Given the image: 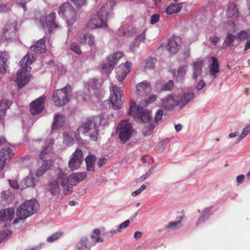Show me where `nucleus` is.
Returning <instances> with one entry per match:
<instances>
[{"label":"nucleus","instance_id":"obj_1","mask_svg":"<svg viewBox=\"0 0 250 250\" xmlns=\"http://www.w3.org/2000/svg\"><path fill=\"white\" fill-rule=\"evenodd\" d=\"M34 61V55L28 53L20 61V65L21 69L18 71L17 79L19 87H23L29 81L30 75L26 74V72L31 70L30 65Z\"/></svg>","mask_w":250,"mask_h":250},{"label":"nucleus","instance_id":"obj_2","mask_svg":"<svg viewBox=\"0 0 250 250\" xmlns=\"http://www.w3.org/2000/svg\"><path fill=\"white\" fill-rule=\"evenodd\" d=\"M86 176L87 173L85 172L74 173L68 176L65 171L61 169L60 170L59 179L63 185L66 193L71 194L73 191V186L83 181Z\"/></svg>","mask_w":250,"mask_h":250},{"label":"nucleus","instance_id":"obj_3","mask_svg":"<svg viewBox=\"0 0 250 250\" xmlns=\"http://www.w3.org/2000/svg\"><path fill=\"white\" fill-rule=\"evenodd\" d=\"M99 124H105L106 121L104 118V115H100L99 116L87 118L80 127L78 129L79 133L84 134L90 130L92 131L89 135L90 138L96 141L98 135V129L97 123Z\"/></svg>","mask_w":250,"mask_h":250},{"label":"nucleus","instance_id":"obj_4","mask_svg":"<svg viewBox=\"0 0 250 250\" xmlns=\"http://www.w3.org/2000/svg\"><path fill=\"white\" fill-rule=\"evenodd\" d=\"M112 3L111 1L105 3L96 13V14L92 17L88 23L87 27L91 29L99 27H106V17L109 7Z\"/></svg>","mask_w":250,"mask_h":250},{"label":"nucleus","instance_id":"obj_5","mask_svg":"<svg viewBox=\"0 0 250 250\" xmlns=\"http://www.w3.org/2000/svg\"><path fill=\"white\" fill-rule=\"evenodd\" d=\"M194 98L193 92L184 93L183 95H171L167 98L163 100V108L166 110H172L174 106L179 105L181 107L187 104Z\"/></svg>","mask_w":250,"mask_h":250},{"label":"nucleus","instance_id":"obj_6","mask_svg":"<svg viewBox=\"0 0 250 250\" xmlns=\"http://www.w3.org/2000/svg\"><path fill=\"white\" fill-rule=\"evenodd\" d=\"M38 208V203L35 200H30L25 202L18 208L17 211L18 217L14 220V224L17 223L19 220H24L33 215Z\"/></svg>","mask_w":250,"mask_h":250},{"label":"nucleus","instance_id":"obj_7","mask_svg":"<svg viewBox=\"0 0 250 250\" xmlns=\"http://www.w3.org/2000/svg\"><path fill=\"white\" fill-rule=\"evenodd\" d=\"M129 114L139 123H147L151 119L150 111L137 105L135 102L132 100L131 101L130 104Z\"/></svg>","mask_w":250,"mask_h":250},{"label":"nucleus","instance_id":"obj_8","mask_svg":"<svg viewBox=\"0 0 250 250\" xmlns=\"http://www.w3.org/2000/svg\"><path fill=\"white\" fill-rule=\"evenodd\" d=\"M116 131L119 139L123 143H125L131 137L134 130L128 121L123 120L118 125Z\"/></svg>","mask_w":250,"mask_h":250},{"label":"nucleus","instance_id":"obj_9","mask_svg":"<svg viewBox=\"0 0 250 250\" xmlns=\"http://www.w3.org/2000/svg\"><path fill=\"white\" fill-rule=\"evenodd\" d=\"M58 14L65 17L67 23L69 25H72L78 18L74 8L69 3H64L60 6Z\"/></svg>","mask_w":250,"mask_h":250},{"label":"nucleus","instance_id":"obj_10","mask_svg":"<svg viewBox=\"0 0 250 250\" xmlns=\"http://www.w3.org/2000/svg\"><path fill=\"white\" fill-rule=\"evenodd\" d=\"M112 93L110 94L109 100L115 109H119L123 104V92L120 88L112 84L110 88Z\"/></svg>","mask_w":250,"mask_h":250},{"label":"nucleus","instance_id":"obj_11","mask_svg":"<svg viewBox=\"0 0 250 250\" xmlns=\"http://www.w3.org/2000/svg\"><path fill=\"white\" fill-rule=\"evenodd\" d=\"M67 90V87H65L61 89L57 90L54 92L52 100L55 105L61 107L68 102Z\"/></svg>","mask_w":250,"mask_h":250},{"label":"nucleus","instance_id":"obj_12","mask_svg":"<svg viewBox=\"0 0 250 250\" xmlns=\"http://www.w3.org/2000/svg\"><path fill=\"white\" fill-rule=\"evenodd\" d=\"M17 24L15 21L6 23L2 31V38L5 40H11L16 37Z\"/></svg>","mask_w":250,"mask_h":250},{"label":"nucleus","instance_id":"obj_13","mask_svg":"<svg viewBox=\"0 0 250 250\" xmlns=\"http://www.w3.org/2000/svg\"><path fill=\"white\" fill-rule=\"evenodd\" d=\"M83 154L82 151L77 149L72 154L69 161L68 165L72 170L78 169L83 161Z\"/></svg>","mask_w":250,"mask_h":250},{"label":"nucleus","instance_id":"obj_14","mask_svg":"<svg viewBox=\"0 0 250 250\" xmlns=\"http://www.w3.org/2000/svg\"><path fill=\"white\" fill-rule=\"evenodd\" d=\"M181 43L180 37L173 36L169 39L166 47L169 53L174 54L179 50Z\"/></svg>","mask_w":250,"mask_h":250},{"label":"nucleus","instance_id":"obj_15","mask_svg":"<svg viewBox=\"0 0 250 250\" xmlns=\"http://www.w3.org/2000/svg\"><path fill=\"white\" fill-rule=\"evenodd\" d=\"M131 64L128 62L122 63L118 66L115 70L116 77L119 82L123 81L129 72Z\"/></svg>","mask_w":250,"mask_h":250},{"label":"nucleus","instance_id":"obj_16","mask_svg":"<svg viewBox=\"0 0 250 250\" xmlns=\"http://www.w3.org/2000/svg\"><path fill=\"white\" fill-rule=\"evenodd\" d=\"M44 96H41L30 104V112L32 115L40 113L44 108Z\"/></svg>","mask_w":250,"mask_h":250},{"label":"nucleus","instance_id":"obj_17","mask_svg":"<svg viewBox=\"0 0 250 250\" xmlns=\"http://www.w3.org/2000/svg\"><path fill=\"white\" fill-rule=\"evenodd\" d=\"M60 171L57 174V178L56 180L51 182L48 186V189L51 194L55 195L58 193L60 191V187H62L63 190V192L65 195H69L70 193H66L65 189L63 185L61 183L59 180Z\"/></svg>","mask_w":250,"mask_h":250},{"label":"nucleus","instance_id":"obj_18","mask_svg":"<svg viewBox=\"0 0 250 250\" xmlns=\"http://www.w3.org/2000/svg\"><path fill=\"white\" fill-rule=\"evenodd\" d=\"M14 154L13 150L9 148L0 150V172L4 168L6 161H10Z\"/></svg>","mask_w":250,"mask_h":250},{"label":"nucleus","instance_id":"obj_19","mask_svg":"<svg viewBox=\"0 0 250 250\" xmlns=\"http://www.w3.org/2000/svg\"><path fill=\"white\" fill-rule=\"evenodd\" d=\"M136 88V94L141 96L148 95L151 90L150 83L146 81H143L137 84Z\"/></svg>","mask_w":250,"mask_h":250},{"label":"nucleus","instance_id":"obj_20","mask_svg":"<svg viewBox=\"0 0 250 250\" xmlns=\"http://www.w3.org/2000/svg\"><path fill=\"white\" fill-rule=\"evenodd\" d=\"M15 214L13 208H7L0 211V221L6 222L13 219Z\"/></svg>","mask_w":250,"mask_h":250},{"label":"nucleus","instance_id":"obj_21","mask_svg":"<svg viewBox=\"0 0 250 250\" xmlns=\"http://www.w3.org/2000/svg\"><path fill=\"white\" fill-rule=\"evenodd\" d=\"M203 67V61H195L192 64V78L196 80L202 73Z\"/></svg>","mask_w":250,"mask_h":250},{"label":"nucleus","instance_id":"obj_22","mask_svg":"<svg viewBox=\"0 0 250 250\" xmlns=\"http://www.w3.org/2000/svg\"><path fill=\"white\" fill-rule=\"evenodd\" d=\"M45 42L43 38L40 39L35 45L31 46V50L36 53H44L46 51Z\"/></svg>","mask_w":250,"mask_h":250},{"label":"nucleus","instance_id":"obj_23","mask_svg":"<svg viewBox=\"0 0 250 250\" xmlns=\"http://www.w3.org/2000/svg\"><path fill=\"white\" fill-rule=\"evenodd\" d=\"M55 13H50L46 17V24L48 28V32L50 33L52 30L58 27V25L55 22Z\"/></svg>","mask_w":250,"mask_h":250},{"label":"nucleus","instance_id":"obj_24","mask_svg":"<svg viewBox=\"0 0 250 250\" xmlns=\"http://www.w3.org/2000/svg\"><path fill=\"white\" fill-rule=\"evenodd\" d=\"M64 122L65 117L63 115L56 114L52 126V129H56L62 127L64 124Z\"/></svg>","mask_w":250,"mask_h":250},{"label":"nucleus","instance_id":"obj_25","mask_svg":"<svg viewBox=\"0 0 250 250\" xmlns=\"http://www.w3.org/2000/svg\"><path fill=\"white\" fill-rule=\"evenodd\" d=\"M8 58V56L6 52L0 53V71L2 73H5L8 67L6 63Z\"/></svg>","mask_w":250,"mask_h":250},{"label":"nucleus","instance_id":"obj_26","mask_svg":"<svg viewBox=\"0 0 250 250\" xmlns=\"http://www.w3.org/2000/svg\"><path fill=\"white\" fill-rule=\"evenodd\" d=\"M210 59L212 63L210 65L209 73L210 75L215 77L216 74L220 72L219 64L216 57H211Z\"/></svg>","mask_w":250,"mask_h":250},{"label":"nucleus","instance_id":"obj_27","mask_svg":"<svg viewBox=\"0 0 250 250\" xmlns=\"http://www.w3.org/2000/svg\"><path fill=\"white\" fill-rule=\"evenodd\" d=\"M86 42L91 49L96 48L94 37L90 33L84 34L80 40L81 43H85Z\"/></svg>","mask_w":250,"mask_h":250},{"label":"nucleus","instance_id":"obj_28","mask_svg":"<svg viewBox=\"0 0 250 250\" xmlns=\"http://www.w3.org/2000/svg\"><path fill=\"white\" fill-rule=\"evenodd\" d=\"M53 145V141L52 140H48L46 141L45 146L39 155L41 159L43 160L46 158L45 156L52 150Z\"/></svg>","mask_w":250,"mask_h":250},{"label":"nucleus","instance_id":"obj_29","mask_svg":"<svg viewBox=\"0 0 250 250\" xmlns=\"http://www.w3.org/2000/svg\"><path fill=\"white\" fill-rule=\"evenodd\" d=\"M226 14L228 18H231L233 17H238L239 13L235 4L233 3H229L226 12Z\"/></svg>","mask_w":250,"mask_h":250},{"label":"nucleus","instance_id":"obj_30","mask_svg":"<svg viewBox=\"0 0 250 250\" xmlns=\"http://www.w3.org/2000/svg\"><path fill=\"white\" fill-rule=\"evenodd\" d=\"M36 180L32 176H27L21 181L22 188H25L29 187H34L36 185Z\"/></svg>","mask_w":250,"mask_h":250},{"label":"nucleus","instance_id":"obj_31","mask_svg":"<svg viewBox=\"0 0 250 250\" xmlns=\"http://www.w3.org/2000/svg\"><path fill=\"white\" fill-rule=\"evenodd\" d=\"M182 9V5L180 3L171 4L167 7L166 12L167 15H172L179 13Z\"/></svg>","mask_w":250,"mask_h":250},{"label":"nucleus","instance_id":"obj_32","mask_svg":"<svg viewBox=\"0 0 250 250\" xmlns=\"http://www.w3.org/2000/svg\"><path fill=\"white\" fill-rule=\"evenodd\" d=\"M96 157L94 155H90L85 158L86 169L88 171L93 172L95 170L94 164Z\"/></svg>","mask_w":250,"mask_h":250},{"label":"nucleus","instance_id":"obj_33","mask_svg":"<svg viewBox=\"0 0 250 250\" xmlns=\"http://www.w3.org/2000/svg\"><path fill=\"white\" fill-rule=\"evenodd\" d=\"M50 163L44 161L42 164L37 169L36 172V176L40 177L44 174L50 168Z\"/></svg>","mask_w":250,"mask_h":250},{"label":"nucleus","instance_id":"obj_34","mask_svg":"<svg viewBox=\"0 0 250 250\" xmlns=\"http://www.w3.org/2000/svg\"><path fill=\"white\" fill-rule=\"evenodd\" d=\"M236 39L238 41H245L250 38V29L247 30H242L236 35Z\"/></svg>","mask_w":250,"mask_h":250},{"label":"nucleus","instance_id":"obj_35","mask_svg":"<svg viewBox=\"0 0 250 250\" xmlns=\"http://www.w3.org/2000/svg\"><path fill=\"white\" fill-rule=\"evenodd\" d=\"M13 103L12 100L2 99L0 101V112L6 113L8 109Z\"/></svg>","mask_w":250,"mask_h":250},{"label":"nucleus","instance_id":"obj_36","mask_svg":"<svg viewBox=\"0 0 250 250\" xmlns=\"http://www.w3.org/2000/svg\"><path fill=\"white\" fill-rule=\"evenodd\" d=\"M116 64L113 62L111 58L108 57L106 60V62L104 63L103 65V69L106 73L110 72L114 67Z\"/></svg>","mask_w":250,"mask_h":250},{"label":"nucleus","instance_id":"obj_37","mask_svg":"<svg viewBox=\"0 0 250 250\" xmlns=\"http://www.w3.org/2000/svg\"><path fill=\"white\" fill-rule=\"evenodd\" d=\"M236 39V35L234 36L230 33L227 34L225 38L224 43L222 45V47L225 48L226 46H230L232 42Z\"/></svg>","mask_w":250,"mask_h":250},{"label":"nucleus","instance_id":"obj_38","mask_svg":"<svg viewBox=\"0 0 250 250\" xmlns=\"http://www.w3.org/2000/svg\"><path fill=\"white\" fill-rule=\"evenodd\" d=\"M156 59L154 58L149 57L145 61L144 68L146 70L153 69L154 67V63Z\"/></svg>","mask_w":250,"mask_h":250},{"label":"nucleus","instance_id":"obj_39","mask_svg":"<svg viewBox=\"0 0 250 250\" xmlns=\"http://www.w3.org/2000/svg\"><path fill=\"white\" fill-rule=\"evenodd\" d=\"M1 196L7 203L11 202L13 199V195L9 189L1 192Z\"/></svg>","mask_w":250,"mask_h":250},{"label":"nucleus","instance_id":"obj_40","mask_svg":"<svg viewBox=\"0 0 250 250\" xmlns=\"http://www.w3.org/2000/svg\"><path fill=\"white\" fill-rule=\"evenodd\" d=\"M123 53L121 51H119L114 53L111 56L108 57L111 58L112 61L115 62V63L116 64L118 61L123 56Z\"/></svg>","mask_w":250,"mask_h":250},{"label":"nucleus","instance_id":"obj_41","mask_svg":"<svg viewBox=\"0 0 250 250\" xmlns=\"http://www.w3.org/2000/svg\"><path fill=\"white\" fill-rule=\"evenodd\" d=\"M87 238L84 237L82 238L79 242V246L78 245H77L78 249L82 250L83 248H85L87 249V250H90V248L89 247H88L87 246Z\"/></svg>","mask_w":250,"mask_h":250},{"label":"nucleus","instance_id":"obj_42","mask_svg":"<svg viewBox=\"0 0 250 250\" xmlns=\"http://www.w3.org/2000/svg\"><path fill=\"white\" fill-rule=\"evenodd\" d=\"M62 232H57L49 236L47 239V241L48 242H53L60 238L62 236Z\"/></svg>","mask_w":250,"mask_h":250},{"label":"nucleus","instance_id":"obj_43","mask_svg":"<svg viewBox=\"0 0 250 250\" xmlns=\"http://www.w3.org/2000/svg\"><path fill=\"white\" fill-rule=\"evenodd\" d=\"M10 144L6 140L5 138L3 136L0 137V147H3L1 149H4L9 148L11 149L10 147Z\"/></svg>","mask_w":250,"mask_h":250},{"label":"nucleus","instance_id":"obj_44","mask_svg":"<svg viewBox=\"0 0 250 250\" xmlns=\"http://www.w3.org/2000/svg\"><path fill=\"white\" fill-rule=\"evenodd\" d=\"M155 127V125L150 124L147 127H145L143 130V134L144 136H149L152 132L153 129Z\"/></svg>","mask_w":250,"mask_h":250},{"label":"nucleus","instance_id":"obj_45","mask_svg":"<svg viewBox=\"0 0 250 250\" xmlns=\"http://www.w3.org/2000/svg\"><path fill=\"white\" fill-rule=\"evenodd\" d=\"M187 65H182L179 67L177 71L179 77H183L185 76L187 72Z\"/></svg>","mask_w":250,"mask_h":250},{"label":"nucleus","instance_id":"obj_46","mask_svg":"<svg viewBox=\"0 0 250 250\" xmlns=\"http://www.w3.org/2000/svg\"><path fill=\"white\" fill-rule=\"evenodd\" d=\"M70 48L71 50L73 51L78 55H80L82 53L80 46L76 42L72 43L70 45Z\"/></svg>","mask_w":250,"mask_h":250},{"label":"nucleus","instance_id":"obj_47","mask_svg":"<svg viewBox=\"0 0 250 250\" xmlns=\"http://www.w3.org/2000/svg\"><path fill=\"white\" fill-rule=\"evenodd\" d=\"M71 1L78 7L81 8L85 5L86 0H71Z\"/></svg>","mask_w":250,"mask_h":250},{"label":"nucleus","instance_id":"obj_48","mask_svg":"<svg viewBox=\"0 0 250 250\" xmlns=\"http://www.w3.org/2000/svg\"><path fill=\"white\" fill-rule=\"evenodd\" d=\"M250 132V125L246 126L239 136V141L247 136Z\"/></svg>","mask_w":250,"mask_h":250},{"label":"nucleus","instance_id":"obj_49","mask_svg":"<svg viewBox=\"0 0 250 250\" xmlns=\"http://www.w3.org/2000/svg\"><path fill=\"white\" fill-rule=\"evenodd\" d=\"M139 42L135 41V40L131 42L130 45V50L132 52H134L137 48L139 46Z\"/></svg>","mask_w":250,"mask_h":250},{"label":"nucleus","instance_id":"obj_50","mask_svg":"<svg viewBox=\"0 0 250 250\" xmlns=\"http://www.w3.org/2000/svg\"><path fill=\"white\" fill-rule=\"evenodd\" d=\"M181 225V221H177L176 222H169L167 225V228H173L175 229L177 228L179 226Z\"/></svg>","mask_w":250,"mask_h":250},{"label":"nucleus","instance_id":"obj_51","mask_svg":"<svg viewBox=\"0 0 250 250\" xmlns=\"http://www.w3.org/2000/svg\"><path fill=\"white\" fill-rule=\"evenodd\" d=\"M174 83L172 80H170L168 82L163 86V89L164 90H170L173 88Z\"/></svg>","mask_w":250,"mask_h":250},{"label":"nucleus","instance_id":"obj_52","mask_svg":"<svg viewBox=\"0 0 250 250\" xmlns=\"http://www.w3.org/2000/svg\"><path fill=\"white\" fill-rule=\"evenodd\" d=\"M163 115V111L162 109L158 110L155 114V122L157 123L160 121L162 119Z\"/></svg>","mask_w":250,"mask_h":250},{"label":"nucleus","instance_id":"obj_53","mask_svg":"<svg viewBox=\"0 0 250 250\" xmlns=\"http://www.w3.org/2000/svg\"><path fill=\"white\" fill-rule=\"evenodd\" d=\"M146 187L145 185H142L141 187L137 189L136 190L134 191L132 193V196L135 197L139 195L140 193H141L143 190H144L146 188Z\"/></svg>","mask_w":250,"mask_h":250},{"label":"nucleus","instance_id":"obj_54","mask_svg":"<svg viewBox=\"0 0 250 250\" xmlns=\"http://www.w3.org/2000/svg\"><path fill=\"white\" fill-rule=\"evenodd\" d=\"M9 183L11 187L14 189H18L19 188V185L16 180H8Z\"/></svg>","mask_w":250,"mask_h":250},{"label":"nucleus","instance_id":"obj_55","mask_svg":"<svg viewBox=\"0 0 250 250\" xmlns=\"http://www.w3.org/2000/svg\"><path fill=\"white\" fill-rule=\"evenodd\" d=\"M130 223V221L127 220L125 221L124 222L121 223L119 225V226L117 229L118 231L121 232V229H125V228H126L127 226H128Z\"/></svg>","mask_w":250,"mask_h":250},{"label":"nucleus","instance_id":"obj_56","mask_svg":"<svg viewBox=\"0 0 250 250\" xmlns=\"http://www.w3.org/2000/svg\"><path fill=\"white\" fill-rule=\"evenodd\" d=\"M157 99V96L154 94L150 95L147 100H145V102L147 104H150L155 101Z\"/></svg>","mask_w":250,"mask_h":250},{"label":"nucleus","instance_id":"obj_57","mask_svg":"<svg viewBox=\"0 0 250 250\" xmlns=\"http://www.w3.org/2000/svg\"><path fill=\"white\" fill-rule=\"evenodd\" d=\"M145 38L146 33L145 31H143L139 35L137 36L135 40L139 42L140 44L141 42H143L145 39Z\"/></svg>","mask_w":250,"mask_h":250},{"label":"nucleus","instance_id":"obj_58","mask_svg":"<svg viewBox=\"0 0 250 250\" xmlns=\"http://www.w3.org/2000/svg\"><path fill=\"white\" fill-rule=\"evenodd\" d=\"M208 219V216L206 215L201 213L200 217L198 218V221L196 224V226H198L201 224L202 223L205 222Z\"/></svg>","mask_w":250,"mask_h":250},{"label":"nucleus","instance_id":"obj_59","mask_svg":"<svg viewBox=\"0 0 250 250\" xmlns=\"http://www.w3.org/2000/svg\"><path fill=\"white\" fill-rule=\"evenodd\" d=\"M160 19V16L158 14H155L151 16L150 23L152 24L158 22Z\"/></svg>","mask_w":250,"mask_h":250},{"label":"nucleus","instance_id":"obj_60","mask_svg":"<svg viewBox=\"0 0 250 250\" xmlns=\"http://www.w3.org/2000/svg\"><path fill=\"white\" fill-rule=\"evenodd\" d=\"M220 38L217 37V36H213L212 37H209V41L211 43H212L213 45H216L217 43L219 42L220 40Z\"/></svg>","mask_w":250,"mask_h":250},{"label":"nucleus","instance_id":"obj_61","mask_svg":"<svg viewBox=\"0 0 250 250\" xmlns=\"http://www.w3.org/2000/svg\"><path fill=\"white\" fill-rule=\"evenodd\" d=\"M5 115V113L0 112V126H1L3 128L4 127V118Z\"/></svg>","mask_w":250,"mask_h":250},{"label":"nucleus","instance_id":"obj_62","mask_svg":"<svg viewBox=\"0 0 250 250\" xmlns=\"http://www.w3.org/2000/svg\"><path fill=\"white\" fill-rule=\"evenodd\" d=\"M151 174V168L147 171L146 172V173L143 175H142L140 179V181H144L148 177H149Z\"/></svg>","mask_w":250,"mask_h":250},{"label":"nucleus","instance_id":"obj_63","mask_svg":"<svg viewBox=\"0 0 250 250\" xmlns=\"http://www.w3.org/2000/svg\"><path fill=\"white\" fill-rule=\"evenodd\" d=\"M212 210V207H209L208 208H207L204 209V210L202 211V213H203L204 215H206L208 216V217L209 216V214L210 211Z\"/></svg>","mask_w":250,"mask_h":250},{"label":"nucleus","instance_id":"obj_64","mask_svg":"<svg viewBox=\"0 0 250 250\" xmlns=\"http://www.w3.org/2000/svg\"><path fill=\"white\" fill-rule=\"evenodd\" d=\"M106 159L104 158H100L97 162V165L99 167H102L106 162Z\"/></svg>","mask_w":250,"mask_h":250}]
</instances>
